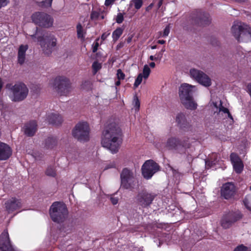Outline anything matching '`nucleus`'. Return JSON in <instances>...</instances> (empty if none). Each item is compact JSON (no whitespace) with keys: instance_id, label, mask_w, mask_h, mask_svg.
<instances>
[{"instance_id":"nucleus-56","label":"nucleus","mask_w":251,"mask_h":251,"mask_svg":"<svg viewBox=\"0 0 251 251\" xmlns=\"http://www.w3.org/2000/svg\"><path fill=\"white\" fill-rule=\"evenodd\" d=\"M121 84V80L118 79V80L116 81L115 82V85L116 86H119Z\"/></svg>"},{"instance_id":"nucleus-34","label":"nucleus","mask_w":251,"mask_h":251,"mask_svg":"<svg viewBox=\"0 0 251 251\" xmlns=\"http://www.w3.org/2000/svg\"><path fill=\"white\" fill-rule=\"evenodd\" d=\"M230 157L232 165L242 161L238 155L235 153H231Z\"/></svg>"},{"instance_id":"nucleus-6","label":"nucleus","mask_w":251,"mask_h":251,"mask_svg":"<svg viewBox=\"0 0 251 251\" xmlns=\"http://www.w3.org/2000/svg\"><path fill=\"white\" fill-rule=\"evenodd\" d=\"M121 187L132 190L138 186V181L135 174L127 168L124 169L120 175Z\"/></svg>"},{"instance_id":"nucleus-13","label":"nucleus","mask_w":251,"mask_h":251,"mask_svg":"<svg viewBox=\"0 0 251 251\" xmlns=\"http://www.w3.org/2000/svg\"><path fill=\"white\" fill-rule=\"evenodd\" d=\"M0 251H15L10 244L7 230H4L0 235Z\"/></svg>"},{"instance_id":"nucleus-42","label":"nucleus","mask_w":251,"mask_h":251,"mask_svg":"<svg viewBox=\"0 0 251 251\" xmlns=\"http://www.w3.org/2000/svg\"><path fill=\"white\" fill-rule=\"evenodd\" d=\"M52 0H46L40 2V6L45 7H50L51 5Z\"/></svg>"},{"instance_id":"nucleus-40","label":"nucleus","mask_w":251,"mask_h":251,"mask_svg":"<svg viewBox=\"0 0 251 251\" xmlns=\"http://www.w3.org/2000/svg\"><path fill=\"white\" fill-rule=\"evenodd\" d=\"M170 27L169 25H167V26H166V27L164 29L163 33L162 35V33L161 32L158 33L159 34V35L158 36V37L157 38H158L161 36L162 37H167V36H168V35L170 33Z\"/></svg>"},{"instance_id":"nucleus-58","label":"nucleus","mask_w":251,"mask_h":251,"mask_svg":"<svg viewBox=\"0 0 251 251\" xmlns=\"http://www.w3.org/2000/svg\"><path fill=\"white\" fill-rule=\"evenodd\" d=\"M163 0H159L158 3V8L160 7V6L162 5Z\"/></svg>"},{"instance_id":"nucleus-50","label":"nucleus","mask_w":251,"mask_h":251,"mask_svg":"<svg viewBox=\"0 0 251 251\" xmlns=\"http://www.w3.org/2000/svg\"><path fill=\"white\" fill-rule=\"evenodd\" d=\"M244 203L247 208H248L249 210L251 211V204L248 201V200L247 199L245 200Z\"/></svg>"},{"instance_id":"nucleus-2","label":"nucleus","mask_w":251,"mask_h":251,"mask_svg":"<svg viewBox=\"0 0 251 251\" xmlns=\"http://www.w3.org/2000/svg\"><path fill=\"white\" fill-rule=\"evenodd\" d=\"M50 215L52 220L58 223L64 222L68 218V211L66 205L61 202H54L50 209Z\"/></svg>"},{"instance_id":"nucleus-8","label":"nucleus","mask_w":251,"mask_h":251,"mask_svg":"<svg viewBox=\"0 0 251 251\" xmlns=\"http://www.w3.org/2000/svg\"><path fill=\"white\" fill-rule=\"evenodd\" d=\"M90 128L86 122H79L73 130V135L80 141H87L89 139Z\"/></svg>"},{"instance_id":"nucleus-60","label":"nucleus","mask_w":251,"mask_h":251,"mask_svg":"<svg viewBox=\"0 0 251 251\" xmlns=\"http://www.w3.org/2000/svg\"><path fill=\"white\" fill-rule=\"evenodd\" d=\"M132 40V37H129L127 39V42L128 43H130Z\"/></svg>"},{"instance_id":"nucleus-10","label":"nucleus","mask_w":251,"mask_h":251,"mask_svg":"<svg viewBox=\"0 0 251 251\" xmlns=\"http://www.w3.org/2000/svg\"><path fill=\"white\" fill-rule=\"evenodd\" d=\"M159 170V166L151 160L146 161L142 167V173L146 179H150Z\"/></svg>"},{"instance_id":"nucleus-61","label":"nucleus","mask_w":251,"mask_h":251,"mask_svg":"<svg viewBox=\"0 0 251 251\" xmlns=\"http://www.w3.org/2000/svg\"><path fill=\"white\" fill-rule=\"evenodd\" d=\"M235 1H238V2H244L246 0H235Z\"/></svg>"},{"instance_id":"nucleus-32","label":"nucleus","mask_w":251,"mask_h":251,"mask_svg":"<svg viewBox=\"0 0 251 251\" xmlns=\"http://www.w3.org/2000/svg\"><path fill=\"white\" fill-rule=\"evenodd\" d=\"M56 144V139L53 137L48 138L46 141V146L48 148H52Z\"/></svg>"},{"instance_id":"nucleus-63","label":"nucleus","mask_w":251,"mask_h":251,"mask_svg":"<svg viewBox=\"0 0 251 251\" xmlns=\"http://www.w3.org/2000/svg\"><path fill=\"white\" fill-rule=\"evenodd\" d=\"M216 156H217V154H212V156L211 157V159L212 160V158L215 157Z\"/></svg>"},{"instance_id":"nucleus-28","label":"nucleus","mask_w":251,"mask_h":251,"mask_svg":"<svg viewBox=\"0 0 251 251\" xmlns=\"http://www.w3.org/2000/svg\"><path fill=\"white\" fill-rule=\"evenodd\" d=\"M196 142V139L192 138L185 137L181 142V145L185 148H189L192 144Z\"/></svg>"},{"instance_id":"nucleus-25","label":"nucleus","mask_w":251,"mask_h":251,"mask_svg":"<svg viewBox=\"0 0 251 251\" xmlns=\"http://www.w3.org/2000/svg\"><path fill=\"white\" fill-rule=\"evenodd\" d=\"M202 73V71L195 68L191 69L189 71L190 77L198 82L200 80V76H201Z\"/></svg>"},{"instance_id":"nucleus-26","label":"nucleus","mask_w":251,"mask_h":251,"mask_svg":"<svg viewBox=\"0 0 251 251\" xmlns=\"http://www.w3.org/2000/svg\"><path fill=\"white\" fill-rule=\"evenodd\" d=\"M227 215L228 217L230 219L233 223L241 219L242 217L241 212L239 211L229 212Z\"/></svg>"},{"instance_id":"nucleus-12","label":"nucleus","mask_w":251,"mask_h":251,"mask_svg":"<svg viewBox=\"0 0 251 251\" xmlns=\"http://www.w3.org/2000/svg\"><path fill=\"white\" fill-rule=\"evenodd\" d=\"M196 89V86L194 85L187 83L182 84L179 88L178 93L180 100L190 98Z\"/></svg>"},{"instance_id":"nucleus-33","label":"nucleus","mask_w":251,"mask_h":251,"mask_svg":"<svg viewBox=\"0 0 251 251\" xmlns=\"http://www.w3.org/2000/svg\"><path fill=\"white\" fill-rule=\"evenodd\" d=\"M151 69L149 66L148 65H145L144 66L143 70V77L145 79H146L148 78L151 73Z\"/></svg>"},{"instance_id":"nucleus-53","label":"nucleus","mask_w":251,"mask_h":251,"mask_svg":"<svg viewBox=\"0 0 251 251\" xmlns=\"http://www.w3.org/2000/svg\"><path fill=\"white\" fill-rule=\"evenodd\" d=\"M114 1L115 0H105V5L106 6H109L112 4Z\"/></svg>"},{"instance_id":"nucleus-19","label":"nucleus","mask_w":251,"mask_h":251,"mask_svg":"<svg viewBox=\"0 0 251 251\" xmlns=\"http://www.w3.org/2000/svg\"><path fill=\"white\" fill-rule=\"evenodd\" d=\"M47 121L49 124L58 126L63 122L62 116L57 113H50L47 115Z\"/></svg>"},{"instance_id":"nucleus-1","label":"nucleus","mask_w":251,"mask_h":251,"mask_svg":"<svg viewBox=\"0 0 251 251\" xmlns=\"http://www.w3.org/2000/svg\"><path fill=\"white\" fill-rule=\"evenodd\" d=\"M121 143V130L120 127L115 123L108 125L102 133V146L114 154L118 151Z\"/></svg>"},{"instance_id":"nucleus-39","label":"nucleus","mask_w":251,"mask_h":251,"mask_svg":"<svg viewBox=\"0 0 251 251\" xmlns=\"http://www.w3.org/2000/svg\"><path fill=\"white\" fill-rule=\"evenodd\" d=\"M143 78V74L140 73L138 75L137 77L135 79L134 84V87L135 88H137L142 82Z\"/></svg>"},{"instance_id":"nucleus-30","label":"nucleus","mask_w":251,"mask_h":251,"mask_svg":"<svg viewBox=\"0 0 251 251\" xmlns=\"http://www.w3.org/2000/svg\"><path fill=\"white\" fill-rule=\"evenodd\" d=\"M123 29L121 27L117 28L112 33V38L113 41H116L123 34Z\"/></svg>"},{"instance_id":"nucleus-27","label":"nucleus","mask_w":251,"mask_h":251,"mask_svg":"<svg viewBox=\"0 0 251 251\" xmlns=\"http://www.w3.org/2000/svg\"><path fill=\"white\" fill-rule=\"evenodd\" d=\"M233 224V222L228 217L227 214L224 215L221 220V226L226 229L230 227Z\"/></svg>"},{"instance_id":"nucleus-49","label":"nucleus","mask_w":251,"mask_h":251,"mask_svg":"<svg viewBox=\"0 0 251 251\" xmlns=\"http://www.w3.org/2000/svg\"><path fill=\"white\" fill-rule=\"evenodd\" d=\"M9 3V0H0V9L7 5Z\"/></svg>"},{"instance_id":"nucleus-16","label":"nucleus","mask_w":251,"mask_h":251,"mask_svg":"<svg viewBox=\"0 0 251 251\" xmlns=\"http://www.w3.org/2000/svg\"><path fill=\"white\" fill-rule=\"evenodd\" d=\"M21 206L22 203L20 201L15 198H12L5 203L6 210L9 213L19 209Z\"/></svg>"},{"instance_id":"nucleus-45","label":"nucleus","mask_w":251,"mask_h":251,"mask_svg":"<svg viewBox=\"0 0 251 251\" xmlns=\"http://www.w3.org/2000/svg\"><path fill=\"white\" fill-rule=\"evenodd\" d=\"M124 21V15L122 13H119L117 14L116 21L118 24H121Z\"/></svg>"},{"instance_id":"nucleus-7","label":"nucleus","mask_w":251,"mask_h":251,"mask_svg":"<svg viewBox=\"0 0 251 251\" xmlns=\"http://www.w3.org/2000/svg\"><path fill=\"white\" fill-rule=\"evenodd\" d=\"M54 87L57 93L63 96L68 95L72 90L69 79L63 76L55 78Z\"/></svg>"},{"instance_id":"nucleus-14","label":"nucleus","mask_w":251,"mask_h":251,"mask_svg":"<svg viewBox=\"0 0 251 251\" xmlns=\"http://www.w3.org/2000/svg\"><path fill=\"white\" fill-rule=\"evenodd\" d=\"M235 192V188L234 184L231 182H227L224 184L221 188V195L226 199L230 198Z\"/></svg>"},{"instance_id":"nucleus-15","label":"nucleus","mask_w":251,"mask_h":251,"mask_svg":"<svg viewBox=\"0 0 251 251\" xmlns=\"http://www.w3.org/2000/svg\"><path fill=\"white\" fill-rule=\"evenodd\" d=\"M12 154L10 147L6 144L0 142V160L8 159Z\"/></svg>"},{"instance_id":"nucleus-36","label":"nucleus","mask_w":251,"mask_h":251,"mask_svg":"<svg viewBox=\"0 0 251 251\" xmlns=\"http://www.w3.org/2000/svg\"><path fill=\"white\" fill-rule=\"evenodd\" d=\"M234 169L237 173H240L243 169L242 161L233 165Z\"/></svg>"},{"instance_id":"nucleus-64","label":"nucleus","mask_w":251,"mask_h":251,"mask_svg":"<svg viewBox=\"0 0 251 251\" xmlns=\"http://www.w3.org/2000/svg\"><path fill=\"white\" fill-rule=\"evenodd\" d=\"M122 46V45L121 44H120V45H118V47H119V48H120Z\"/></svg>"},{"instance_id":"nucleus-3","label":"nucleus","mask_w":251,"mask_h":251,"mask_svg":"<svg viewBox=\"0 0 251 251\" xmlns=\"http://www.w3.org/2000/svg\"><path fill=\"white\" fill-rule=\"evenodd\" d=\"M231 32L239 42H247L251 41V29L246 24L241 23L234 24L231 27Z\"/></svg>"},{"instance_id":"nucleus-20","label":"nucleus","mask_w":251,"mask_h":251,"mask_svg":"<svg viewBox=\"0 0 251 251\" xmlns=\"http://www.w3.org/2000/svg\"><path fill=\"white\" fill-rule=\"evenodd\" d=\"M181 101L184 106L188 109L192 110H195L198 106L197 103L194 101L192 96L181 100Z\"/></svg>"},{"instance_id":"nucleus-55","label":"nucleus","mask_w":251,"mask_h":251,"mask_svg":"<svg viewBox=\"0 0 251 251\" xmlns=\"http://www.w3.org/2000/svg\"><path fill=\"white\" fill-rule=\"evenodd\" d=\"M150 59L151 60L153 61V60H156L157 59V57H154V56H153V55H151V56H150Z\"/></svg>"},{"instance_id":"nucleus-35","label":"nucleus","mask_w":251,"mask_h":251,"mask_svg":"<svg viewBox=\"0 0 251 251\" xmlns=\"http://www.w3.org/2000/svg\"><path fill=\"white\" fill-rule=\"evenodd\" d=\"M46 174L49 176L54 177L56 176V171L53 167H49L46 171Z\"/></svg>"},{"instance_id":"nucleus-31","label":"nucleus","mask_w":251,"mask_h":251,"mask_svg":"<svg viewBox=\"0 0 251 251\" xmlns=\"http://www.w3.org/2000/svg\"><path fill=\"white\" fill-rule=\"evenodd\" d=\"M176 122L180 126H182L185 122V116L183 113H179L176 116Z\"/></svg>"},{"instance_id":"nucleus-43","label":"nucleus","mask_w":251,"mask_h":251,"mask_svg":"<svg viewBox=\"0 0 251 251\" xmlns=\"http://www.w3.org/2000/svg\"><path fill=\"white\" fill-rule=\"evenodd\" d=\"M132 2L134 4L135 8L137 9H140L143 4L142 0H132Z\"/></svg>"},{"instance_id":"nucleus-22","label":"nucleus","mask_w":251,"mask_h":251,"mask_svg":"<svg viewBox=\"0 0 251 251\" xmlns=\"http://www.w3.org/2000/svg\"><path fill=\"white\" fill-rule=\"evenodd\" d=\"M210 23V19L208 14L203 15L202 17L199 18L194 20V23L199 25H208Z\"/></svg>"},{"instance_id":"nucleus-29","label":"nucleus","mask_w":251,"mask_h":251,"mask_svg":"<svg viewBox=\"0 0 251 251\" xmlns=\"http://www.w3.org/2000/svg\"><path fill=\"white\" fill-rule=\"evenodd\" d=\"M76 32L77 38L81 40H84L86 32L83 29L82 26L80 23L76 25Z\"/></svg>"},{"instance_id":"nucleus-18","label":"nucleus","mask_w":251,"mask_h":251,"mask_svg":"<svg viewBox=\"0 0 251 251\" xmlns=\"http://www.w3.org/2000/svg\"><path fill=\"white\" fill-rule=\"evenodd\" d=\"M37 123L35 121H30L24 126V132L28 136H32L37 131Z\"/></svg>"},{"instance_id":"nucleus-51","label":"nucleus","mask_w":251,"mask_h":251,"mask_svg":"<svg viewBox=\"0 0 251 251\" xmlns=\"http://www.w3.org/2000/svg\"><path fill=\"white\" fill-rule=\"evenodd\" d=\"M110 32L108 31L107 32L104 33L102 34L101 39L104 41L106 39V38L110 35Z\"/></svg>"},{"instance_id":"nucleus-44","label":"nucleus","mask_w":251,"mask_h":251,"mask_svg":"<svg viewBox=\"0 0 251 251\" xmlns=\"http://www.w3.org/2000/svg\"><path fill=\"white\" fill-rule=\"evenodd\" d=\"M116 75L118 79L123 80L125 79V75L121 69L117 70Z\"/></svg>"},{"instance_id":"nucleus-5","label":"nucleus","mask_w":251,"mask_h":251,"mask_svg":"<svg viewBox=\"0 0 251 251\" xmlns=\"http://www.w3.org/2000/svg\"><path fill=\"white\" fill-rule=\"evenodd\" d=\"M6 88L10 91V99L15 102L23 100L26 98L28 93V89L23 83H16L14 85L7 84Z\"/></svg>"},{"instance_id":"nucleus-62","label":"nucleus","mask_w":251,"mask_h":251,"mask_svg":"<svg viewBox=\"0 0 251 251\" xmlns=\"http://www.w3.org/2000/svg\"><path fill=\"white\" fill-rule=\"evenodd\" d=\"M156 48V45L152 46L151 47V49H152V50L155 49Z\"/></svg>"},{"instance_id":"nucleus-11","label":"nucleus","mask_w":251,"mask_h":251,"mask_svg":"<svg viewBox=\"0 0 251 251\" xmlns=\"http://www.w3.org/2000/svg\"><path fill=\"white\" fill-rule=\"evenodd\" d=\"M156 195L147 191H143L138 193L136 197L138 203L143 207L149 206L152 202Z\"/></svg>"},{"instance_id":"nucleus-48","label":"nucleus","mask_w":251,"mask_h":251,"mask_svg":"<svg viewBox=\"0 0 251 251\" xmlns=\"http://www.w3.org/2000/svg\"><path fill=\"white\" fill-rule=\"evenodd\" d=\"M110 201H111V203L113 205H115V204H117L118 202V201H119L118 198L115 197H114L113 196H110Z\"/></svg>"},{"instance_id":"nucleus-4","label":"nucleus","mask_w":251,"mask_h":251,"mask_svg":"<svg viewBox=\"0 0 251 251\" xmlns=\"http://www.w3.org/2000/svg\"><path fill=\"white\" fill-rule=\"evenodd\" d=\"M34 42L40 43L44 53L50 55L56 45V39L52 35H46L44 37L37 36V32L35 34L30 35Z\"/></svg>"},{"instance_id":"nucleus-57","label":"nucleus","mask_w":251,"mask_h":251,"mask_svg":"<svg viewBox=\"0 0 251 251\" xmlns=\"http://www.w3.org/2000/svg\"><path fill=\"white\" fill-rule=\"evenodd\" d=\"M157 43L160 44H164L165 43V41L163 40H159L157 41Z\"/></svg>"},{"instance_id":"nucleus-59","label":"nucleus","mask_w":251,"mask_h":251,"mask_svg":"<svg viewBox=\"0 0 251 251\" xmlns=\"http://www.w3.org/2000/svg\"><path fill=\"white\" fill-rule=\"evenodd\" d=\"M150 66L151 67V68H154L155 66V63L154 62H151L150 63Z\"/></svg>"},{"instance_id":"nucleus-41","label":"nucleus","mask_w":251,"mask_h":251,"mask_svg":"<svg viewBox=\"0 0 251 251\" xmlns=\"http://www.w3.org/2000/svg\"><path fill=\"white\" fill-rule=\"evenodd\" d=\"M100 13L96 11H92L90 15V18L92 21H96L98 20L100 16Z\"/></svg>"},{"instance_id":"nucleus-21","label":"nucleus","mask_w":251,"mask_h":251,"mask_svg":"<svg viewBox=\"0 0 251 251\" xmlns=\"http://www.w3.org/2000/svg\"><path fill=\"white\" fill-rule=\"evenodd\" d=\"M27 49L28 46L26 45H22L20 46L18 54V60L19 64H23L24 63L25 58V52Z\"/></svg>"},{"instance_id":"nucleus-37","label":"nucleus","mask_w":251,"mask_h":251,"mask_svg":"<svg viewBox=\"0 0 251 251\" xmlns=\"http://www.w3.org/2000/svg\"><path fill=\"white\" fill-rule=\"evenodd\" d=\"M133 104V109L135 110V112H138L140 108V103L138 98L136 96L134 97Z\"/></svg>"},{"instance_id":"nucleus-24","label":"nucleus","mask_w":251,"mask_h":251,"mask_svg":"<svg viewBox=\"0 0 251 251\" xmlns=\"http://www.w3.org/2000/svg\"><path fill=\"white\" fill-rule=\"evenodd\" d=\"M179 144V140L175 137H170L168 139L166 146L169 149H175Z\"/></svg>"},{"instance_id":"nucleus-52","label":"nucleus","mask_w":251,"mask_h":251,"mask_svg":"<svg viewBox=\"0 0 251 251\" xmlns=\"http://www.w3.org/2000/svg\"><path fill=\"white\" fill-rule=\"evenodd\" d=\"M99 46V45L98 42H96L95 43L94 46L93 47V52H96L97 51Z\"/></svg>"},{"instance_id":"nucleus-47","label":"nucleus","mask_w":251,"mask_h":251,"mask_svg":"<svg viewBox=\"0 0 251 251\" xmlns=\"http://www.w3.org/2000/svg\"><path fill=\"white\" fill-rule=\"evenodd\" d=\"M216 162V160H207V161H205V165H206V167L207 168H210L211 166H212L213 165H214L215 164Z\"/></svg>"},{"instance_id":"nucleus-46","label":"nucleus","mask_w":251,"mask_h":251,"mask_svg":"<svg viewBox=\"0 0 251 251\" xmlns=\"http://www.w3.org/2000/svg\"><path fill=\"white\" fill-rule=\"evenodd\" d=\"M248 248L243 245H241L237 246L234 250V251H247Z\"/></svg>"},{"instance_id":"nucleus-17","label":"nucleus","mask_w":251,"mask_h":251,"mask_svg":"<svg viewBox=\"0 0 251 251\" xmlns=\"http://www.w3.org/2000/svg\"><path fill=\"white\" fill-rule=\"evenodd\" d=\"M213 105L216 108V110L214 111V113H217L220 117L221 116L225 118L228 117L233 121L232 116L230 113L228 109L222 106L221 101L219 106L216 103H213Z\"/></svg>"},{"instance_id":"nucleus-23","label":"nucleus","mask_w":251,"mask_h":251,"mask_svg":"<svg viewBox=\"0 0 251 251\" xmlns=\"http://www.w3.org/2000/svg\"><path fill=\"white\" fill-rule=\"evenodd\" d=\"M198 83L205 87H209L211 85V80L210 77L203 72Z\"/></svg>"},{"instance_id":"nucleus-54","label":"nucleus","mask_w":251,"mask_h":251,"mask_svg":"<svg viewBox=\"0 0 251 251\" xmlns=\"http://www.w3.org/2000/svg\"><path fill=\"white\" fill-rule=\"evenodd\" d=\"M116 166V163L113 162H112L110 165H108L106 167V169H109V168H115Z\"/></svg>"},{"instance_id":"nucleus-9","label":"nucleus","mask_w":251,"mask_h":251,"mask_svg":"<svg viewBox=\"0 0 251 251\" xmlns=\"http://www.w3.org/2000/svg\"><path fill=\"white\" fill-rule=\"evenodd\" d=\"M32 22L39 26L48 28L51 27L53 23V18L44 12H37L31 16Z\"/></svg>"},{"instance_id":"nucleus-38","label":"nucleus","mask_w":251,"mask_h":251,"mask_svg":"<svg viewBox=\"0 0 251 251\" xmlns=\"http://www.w3.org/2000/svg\"><path fill=\"white\" fill-rule=\"evenodd\" d=\"M101 65L100 63H98V62H94L92 64V68L93 74H96L97 72L101 68Z\"/></svg>"}]
</instances>
